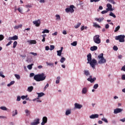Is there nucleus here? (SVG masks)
<instances>
[{
    "label": "nucleus",
    "instance_id": "nucleus-14",
    "mask_svg": "<svg viewBox=\"0 0 125 125\" xmlns=\"http://www.w3.org/2000/svg\"><path fill=\"white\" fill-rule=\"evenodd\" d=\"M123 111L121 108H116L114 110V114H118Z\"/></svg>",
    "mask_w": 125,
    "mask_h": 125
},
{
    "label": "nucleus",
    "instance_id": "nucleus-20",
    "mask_svg": "<svg viewBox=\"0 0 125 125\" xmlns=\"http://www.w3.org/2000/svg\"><path fill=\"white\" fill-rule=\"evenodd\" d=\"M97 48H98L97 46H93L90 47V50L91 51H95V50H97Z\"/></svg>",
    "mask_w": 125,
    "mask_h": 125
},
{
    "label": "nucleus",
    "instance_id": "nucleus-18",
    "mask_svg": "<svg viewBox=\"0 0 125 125\" xmlns=\"http://www.w3.org/2000/svg\"><path fill=\"white\" fill-rule=\"evenodd\" d=\"M27 42H28L29 44H36V43H37V41H36V40H28L27 41Z\"/></svg>",
    "mask_w": 125,
    "mask_h": 125
},
{
    "label": "nucleus",
    "instance_id": "nucleus-38",
    "mask_svg": "<svg viewBox=\"0 0 125 125\" xmlns=\"http://www.w3.org/2000/svg\"><path fill=\"white\" fill-rule=\"evenodd\" d=\"M18 112L17 111V110H15V113L12 114V116L15 117V116H16V115H18Z\"/></svg>",
    "mask_w": 125,
    "mask_h": 125
},
{
    "label": "nucleus",
    "instance_id": "nucleus-11",
    "mask_svg": "<svg viewBox=\"0 0 125 125\" xmlns=\"http://www.w3.org/2000/svg\"><path fill=\"white\" fill-rule=\"evenodd\" d=\"M107 8H106V10L107 11H113V9H112V5L110 3H108L106 5Z\"/></svg>",
    "mask_w": 125,
    "mask_h": 125
},
{
    "label": "nucleus",
    "instance_id": "nucleus-37",
    "mask_svg": "<svg viewBox=\"0 0 125 125\" xmlns=\"http://www.w3.org/2000/svg\"><path fill=\"white\" fill-rule=\"evenodd\" d=\"M102 121H103V122H104V123H106V124H108V120L105 118H102Z\"/></svg>",
    "mask_w": 125,
    "mask_h": 125
},
{
    "label": "nucleus",
    "instance_id": "nucleus-41",
    "mask_svg": "<svg viewBox=\"0 0 125 125\" xmlns=\"http://www.w3.org/2000/svg\"><path fill=\"white\" fill-rule=\"evenodd\" d=\"M56 20H61V18H60V15H56Z\"/></svg>",
    "mask_w": 125,
    "mask_h": 125
},
{
    "label": "nucleus",
    "instance_id": "nucleus-30",
    "mask_svg": "<svg viewBox=\"0 0 125 125\" xmlns=\"http://www.w3.org/2000/svg\"><path fill=\"white\" fill-rule=\"evenodd\" d=\"M70 114H71V110H67L65 112L66 116H68Z\"/></svg>",
    "mask_w": 125,
    "mask_h": 125
},
{
    "label": "nucleus",
    "instance_id": "nucleus-23",
    "mask_svg": "<svg viewBox=\"0 0 125 125\" xmlns=\"http://www.w3.org/2000/svg\"><path fill=\"white\" fill-rule=\"evenodd\" d=\"M25 114H26V116H30V115H31V112L30 110H28V109H26L25 110Z\"/></svg>",
    "mask_w": 125,
    "mask_h": 125
},
{
    "label": "nucleus",
    "instance_id": "nucleus-9",
    "mask_svg": "<svg viewBox=\"0 0 125 125\" xmlns=\"http://www.w3.org/2000/svg\"><path fill=\"white\" fill-rule=\"evenodd\" d=\"M87 80L88 82H90L91 83H92L93 82L96 81V78L94 77L92 78V76H90L89 78H88Z\"/></svg>",
    "mask_w": 125,
    "mask_h": 125
},
{
    "label": "nucleus",
    "instance_id": "nucleus-50",
    "mask_svg": "<svg viewBox=\"0 0 125 125\" xmlns=\"http://www.w3.org/2000/svg\"><path fill=\"white\" fill-rule=\"evenodd\" d=\"M98 87V84H95L93 86V88H94V89H97Z\"/></svg>",
    "mask_w": 125,
    "mask_h": 125
},
{
    "label": "nucleus",
    "instance_id": "nucleus-61",
    "mask_svg": "<svg viewBox=\"0 0 125 125\" xmlns=\"http://www.w3.org/2000/svg\"><path fill=\"white\" fill-rule=\"evenodd\" d=\"M62 34H63V35H67V31L65 30H63L62 31Z\"/></svg>",
    "mask_w": 125,
    "mask_h": 125
},
{
    "label": "nucleus",
    "instance_id": "nucleus-40",
    "mask_svg": "<svg viewBox=\"0 0 125 125\" xmlns=\"http://www.w3.org/2000/svg\"><path fill=\"white\" fill-rule=\"evenodd\" d=\"M55 48V46L53 45H51L50 46V50H53Z\"/></svg>",
    "mask_w": 125,
    "mask_h": 125
},
{
    "label": "nucleus",
    "instance_id": "nucleus-48",
    "mask_svg": "<svg viewBox=\"0 0 125 125\" xmlns=\"http://www.w3.org/2000/svg\"><path fill=\"white\" fill-rule=\"evenodd\" d=\"M4 39V36L3 35H0V41H2Z\"/></svg>",
    "mask_w": 125,
    "mask_h": 125
},
{
    "label": "nucleus",
    "instance_id": "nucleus-49",
    "mask_svg": "<svg viewBox=\"0 0 125 125\" xmlns=\"http://www.w3.org/2000/svg\"><path fill=\"white\" fill-rule=\"evenodd\" d=\"M107 1H109V2H111V3H113V4H115V1H114V0H107Z\"/></svg>",
    "mask_w": 125,
    "mask_h": 125
},
{
    "label": "nucleus",
    "instance_id": "nucleus-43",
    "mask_svg": "<svg viewBox=\"0 0 125 125\" xmlns=\"http://www.w3.org/2000/svg\"><path fill=\"white\" fill-rule=\"evenodd\" d=\"M36 100H37V102H38V103H41V102H42V101L39 100V98H36V99H33V101H36Z\"/></svg>",
    "mask_w": 125,
    "mask_h": 125
},
{
    "label": "nucleus",
    "instance_id": "nucleus-27",
    "mask_svg": "<svg viewBox=\"0 0 125 125\" xmlns=\"http://www.w3.org/2000/svg\"><path fill=\"white\" fill-rule=\"evenodd\" d=\"M37 94L38 95V97H42V96L44 95V93L43 92L37 93Z\"/></svg>",
    "mask_w": 125,
    "mask_h": 125
},
{
    "label": "nucleus",
    "instance_id": "nucleus-56",
    "mask_svg": "<svg viewBox=\"0 0 125 125\" xmlns=\"http://www.w3.org/2000/svg\"><path fill=\"white\" fill-rule=\"evenodd\" d=\"M12 43V41H10L6 45V46H8Z\"/></svg>",
    "mask_w": 125,
    "mask_h": 125
},
{
    "label": "nucleus",
    "instance_id": "nucleus-64",
    "mask_svg": "<svg viewBox=\"0 0 125 125\" xmlns=\"http://www.w3.org/2000/svg\"><path fill=\"white\" fill-rule=\"evenodd\" d=\"M81 31H83V30H84V26H82L81 28Z\"/></svg>",
    "mask_w": 125,
    "mask_h": 125
},
{
    "label": "nucleus",
    "instance_id": "nucleus-7",
    "mask_svg": "<svg viewBox=\"0 0 125 125\" xmlns=\"http://www.w3.org/2000/svg\"><path fill=\"white\" fill-rule=\"evenodd\" d=\"M33 23L36 27H40V25H41V21L40 20H38L37 21H33Z\"/></svg>",
    "mask_w": 125,
    "mask_h": 125
},
{
    "label": "nucleus",
    "instance_id": "nucleus-10",
    "mask_svg": "<svg viewBox=\"0 0 125 125\" xmlns=\"http://www.w3.org/2000/svg\"><path fill=\"white\" fill-rule=\"evenodd\" d=\"M40 124V119L38 118L34 120V122L31 123V125H37Z\"/></svg>",
    "mask_w": 125,
    "mask_h": 125
},
{
    "label": "nucleus",
    "instance_id": "nucleus-15",
    "mask_svg": "<svg viewBox=\"0 0 125 125\" xmlns=\"http://www.w3.org/2000/svg\"><path fill=\"white\" fill-rule=\"evenodd\" d=\"M99 117V115L97 114H92L89 116L90 119H96Z\"/></svg>",
    "mask_w": 125,
    "mask_h": 125
},
{
    "label": "nucleus",
    "instance_id": "nucleus-34",
    "mask_svg": "<svg viewBox=\"0 0 125 125\" xmlns=\"http://www.w3.org/2000/svg\"><path fill=\"white\" fill-rule=\"evenodd\" d=\"M0 109H1V110H2L3 111H6V110H7V108H6V107L5 106H1L0 107Z\"/></svg>",
    "mask_w": 125,
    "mask_h": 125
},
{
    "label": "nucleus",
    "instance_id": "nucleus-60",
    "mask_svg": "<svg viewBox=\"0 0 125 125\" xmlns=\"http://www.w3.org/2000/svg\"><path fill=\"white\" fill-rule=\"evenodd\" d=\"M121 70L125 72V65L122 67Z\"/></svg>",
    "mask_w": 125,
    "mask_h": 125
},
{
    "label": "nucleus",
    "instance_id": "nucleus-22",
    "mask_svg": "<svg viewBox=\"0 0 125 125\" xmlns=\"http://www.w3.org/2000/svg\"><path fill=\"white\" fill-rule=\"evenodd\" d=\"M46 64L47 66H50L51 67H54V63L46 62Z\"/></svg>",
    "mask_w": 125,
    "mask_h": 125
},
{
    "label": "nucleus",
    "instance_id": "nucleus-19",
    "mask_svg": "<svg viewBox=\"0 0 125 125\" xmlns=\"http://www.w3.org/2000/svg\"><path fill=\"white\" fill-rule=\"evenodd\" d=\"M95 21H97L98 22L100 23V22H102V21H103V20H104V18H99V19L97 18H95Z\"/></svg>",
    "mask_w": 125,
    "mask_h": 125
},
{
    "label": "nucleus",
    "instance_id": "nucleus-52",
    "mask_svg": "<svg viewBox=\"0 0 125 125\" xmlns=\"http://www.w3.org/2000/svg\"><path fill=\"white\" fill-rule=\"evenodd\" d=\"M98 1H100V0H90V2H98Z\"/></svg>",
    "mask_w": 125,
    "mask_h": 125
},
{
    "label": "nucleus",
    "instance_id": "nucleus-53",
    "mask_svg": "<svg viewBox=\"0 0 125 125\" xmlns=\"http://www.w3.org/2000/svg\"><path fill=\"white\" fill-rule=\"evenodd\" d=\"M49 86V84L48 83L46 84V85L44 87V90H45L47 88V87H48Z\"/></svg>",
    "mask_w": 125,
    "mask_h": 125
},
{
    "label": "nucleus",
    "instance_id": "nucleus-33",
    "mask_svg": "<svg viewBox=\"0 0 125 125\" xmlns=\"http://www.w3.org/2000/svg\"><path fill=\"white\" fill-rule=\"evenodd\" d=\"M45 33L48 34L49 33V30L48 29H45L42 32V34H45Z\"/></svg>",
    "mask_w": 125,
    "mask_h": 125
},
{
    "label": "nucleus",
    "instance_id": "nucleus-55",
    "mask_svg": "<svg viewBox=\"0 0 125 125\" xmlns=\"http://www.w3.org/2000/svg\"><path fill=\"white\" fill-rule=\"evenodd\" d=\"M21 100V97L20 96H18L17 97V101H20Z\"/></svg>",
    "mask_w": 125,
    "mask_h": 125
},
{
    "label": "nucleus",
    "instance_id": "nucleus-5",
    "mask_svg": "<svg viewBox=\"0 0 125 125\" xmlns=\"http://www.w3.org/2000/svg\"><path fill=\"white\" fill-rule=\"evenodd\" d=\"M93 41L95 43L99 44L101 42V40H100V36L99 35H95L93 37Z\"/></svg>",
    "mask_w": 125,
    "mask_h": 125
},
{
    "label": "nucleus",
    "instance_id": "nucleus-35",
    "mask_svg": "<svg viewBox=\"0 0 125 125\" xmlns=\"http://www.w3.org/2000/svg\"><path fill=\"white\" fill-rule=\"evenodd\" d=\"M66 60V59L64 57H62L60 60L61 63H64V61Z\"/></svg>",
    "mask_w": 125,
    "mask_h": 125
},
{
    "label": "nucleus",
    "instance_id": "nucleus-54",
    "mask_svg": "<svg viewBox=\"0 0 125 125\" xmlns=\"http://www.w3.org/2000/svg\"><path fill=\"white\" fill-rule=\"evenodd\" d=\"M108 12V11L106 10H104L101 12L102 14H105V13H107Z\"/></svg>",
    "mask_w": 125,
    "mask_h": 125
},
{
    "label": "nucleus",
    "instance_id": "nucleus-4",
    "mask_svg": "<svg viewBox=\"0 0 125 125\" xmlns=\"http://www.w3.org/2000/svg\"><path fill=\"white\" fill-rule=\"evenodd\" d=\"M74 8H75V6H74V5H71L70 6L69 8H65V12L67 13H69V12H70V13H73V12L75 11Z\"/></svg>",
    "mask_w": 125,
    "mask_h": 125
},
{
    "label": "nucleus",
    "instance_id": "nucleus-16",
    "mask_svg": "<svg viewBox=\"0 0 125 125\" xmlns=\"http://www.w3.org/2000/svg\"><path fill=\"white\" fill-rule=\"evenodd\" d=\"M74 105H75V108L76 109H81L83 107V105L82 104H80L78 103H75L74 104Z\"/></svg>",
    "mask_w": 125,
    "mask_h": 125
},
{
    "label": "nucleus",
    "instance_id": "nucleus-13",
    "mask_svg": "<svg viewBox=\"0 0 125 125\" xmlns=\"http://www.w3.org/2000/svg\"><path fill=\"white\" fill-rule=\"evenodd\" d=\"M47 123V117H43L42 118V122L41 123L42 125H44Z\"/></svg>",
    "mask_w": 125,
    "mask_h": 125
},
{
    "label": "nucleus",
    "instance_id": "nucleus-47",
    "mask_svg": "<svg viewBox=\"0 0 125 125\" xmlns=\"http://www.w3.org/2000/svg\"><path fill=\"white\" fill-rule=\"evenodd\" d=\"M29 54H32V55H34V56H37V55H38V54H37V53L34 52H30L29 53Z\"/></svg>",
    "mask_w": 125,
    "mask_h": 125
},
{
    "label": "nucleus",
    "instance_id": "nucleus-31",
    "mask_svg": "<svg viewBox=\"0 0 125 125\" xmlns=\"http://www.w3.org/2000/svg\"><path fill=\"white\" fill-rule=\"evenodd\" d=\"M120 28H121V26L120 25L117 26V27L115 28V30H114V32H118V31L120 30Z\"/></svg>",
    "mask_w": 125,
    "mask_h": 125
},
{
    "label": "nucleus",
    "instance_id": "nucleus-8",
    "mask_svg": "<svg viewBox=\"0 0 125 125\" xmlns=\"http://www.w3.org/2000/svg\"><path fill=\"white\" fill-rule=\"evenodd\" d=\"M17 40H18V36H17V35H15L12 37H9L8 41H16Z\"/></svg>",
    "mask_w": 125,
    "mask_h": 125
},
{
    "label": "nucleus",
    "instance_id": "nucleus-17",
    "mask_svg": "<svg viewBox=\"0 0 125 125\" xmlns=\"http://www.w3.org/2000/svg\"><path fill=\"white\" fill-rule=\"evenodd\" d=\"M62 51H63V47L61 48V50L57 51L58 56H61V54H62Z\"/></svg>",
    "mask_w": 125,
    "mask_h": 125
},
{
    "label": "nucleus",
    "instance_id": "nucleus-29",
    "mask_svg": "<svg viewBox=\"0 0 125 125\" xmlns=\"http://www.w3.org/2000/svg\"><path fill=\"white\" fill-rule=\"evenodd\" d=\"M22 24H20L19 25H15L14 27L15 29H19V28H22Z\"/></svg>",
    "mask_w": 125,
    "mask_h": 125
},
{
    "label": "nucleus",
    "instance_id": "nucleus-46",
    "mask_svg": "<svg viewBox=\"0 0 125 125\" xmlns=\"http://www.w3.org/2000/svg\"><path fill=\"white\" fill-rule=\"evenodd\" d=\"M3 72H0V77H1L2 78H5V76L3 75Z\"/></svg>",
    "mask_w": 125,
    "mask_h": 125
},
{
    "label": "nucleus",
    "instance_id": "nucleus-42",
    "mask_svg": "<svg viewBox=\"0 0 125 125\" xmlns=\"http://www.w3.org/2000/svg\"><path fill=\"white\" fill-rule=\"evenodd\" d=\"M15 77L17 79V80H20V75L18 74H15Z\"/></svg>",
    "mask_w": 125,
    "mask_h": 125
},
{
    "label": "nucleus",
    "instance_id": "nucleus-62",
    "mask_svg": "<svg viewBox=\"0 0 125 125\" xmlns=\"http://www.w3.org/2000/svg\"><path fill=\"white\" fill-rule=\"evenodd\" d=\"M120 122H122L123 123H125V118H123L122 119H120Z\"/></svg>",
    "mask_w": 125,
    "mask_h": 125
},
{
    "label": "nucleus",
    "instance_id": "nucleus-1",
    "mask_svg": "<svg viewBox=\"0 0 125 125\" xmlns=\"http://www.w3.org/2000/svg\"><path fill=\"white\" fill-rule=\"evenodd\" d=\"M46 79V75L44 73L34 75V80L36 82H42Z\"/></svg>",
    "mask_w": 125,
    "mask_h": 125
},
{
    "label": "nucleus",
    "instance_id": "nucleus-51",
    "mask_svg": "<svg viewBox=\"0 0 125 125\" xmlns=\"http://www.w3.org/2000/svg\"><path fill=\"white\" fill-rule=\"evenodd\" d=\"M27 97H28V95L21 96V98L22 99V100H24V99H25V98H27Z\"/></svg>",
    "mask_w": 125,
    "mask_h": 125
},
{
    "label": "nucleus",
    "instance_id": "nucleus-59",
    "mask_svg": "<svg viewBox=\"0 0 125 125\" xmlns=\"http://www.w3.org/2000/svg\"><path fill=\"white\" fill-rule=\"evenodd\" d=\"M45 50H49V46H45Z\"/></svg>",
    "mask_w": 125,
    "mask_h": 125
},
{
    "label": "nucleus",
    "instance_id": "nucleus-39",
    "mask_svg": "<svg viewBox=\"0 0 125 125\" xmlns=\"http://www.w3.org/2000/svg\"><path fill=\"white\" fill-rule=\"evenodd\" d=\"M17 41H15L13 43V48H15V47H16V46L17 45Z\"/></svg>",
    "mask_w": 125,
    "mask_h": 125
},
{
    "label": "nucleus",
    "instance_id": "nucleus-12",
    "mask_svg": "<svg viewBox=\"0 0 125 125\" xmlns=\"http://www.w3.org/2000/svg\"><path fill=\"white\" fill-rule=\"evenodd\" d=\"M92 56H91V54L89 53L87 55V64H89V62H90L91 61H92Z\"/></svg>",
    "mask_w": 125,
    "mask_h": 125
},
{
    "label": "nucleus",
    "instance_id": "nucleus-44",
    "mask_svg": "<svg viewBox=\"0 0 125 125\" xmlns=\"http://www.w3.org/2000/svg\"><path fill=\"white\" fill-rule=\"evenodd\" d=\"M113 48V50H115V51H117V50L119 49V48H118V47L116 45L114 46Z\"/></svg>",
    "mask_w": 125,
    "mask_h": 125
},
{
    "label": "nucleus",
    "instance_id": "nucleus-45",
    "mask_svg": "<svg viewBox=\"0 0 125 125\" xmlns=\"http://www.w3.org/2000/svg\"><path fill=\"white\" fill-rule=\"evenodd\" d=\"M71 45H73V46H76L77 45V42H74L71 43Z\"/></svg>",
    "mask_w": 125,
    "mask_h": 125
},
{
    "label": "nucleus",
    "instance_id": "nucleus-6",
    "mask_svg": "<svg viewBox=\"0 0 125 125\" xmlns=\"http://www.w3.org/2000/svg\"><path fill=\"white\" fill-rule=\"evenodd\" d=\"M89 64H90L92 68L94 69L95 68V65L97 64V61L94 59L89 62Z\"/></svg>",
    "mask_w": 125,
    "mask_h": 125
},
{
    "label": "nucleus",
    "instance_id": "nucleus-26",
    "mask_svg": "<svg viewBox=\"0 0 125 125\" xmlns=\"http://www.w3.org/2000/svg\"><path fill=\"white\" fill-rule=\"evenodd\" d=\"M84 74L85 76H89L90 75V73H89V71L88 70H84Z\"/></svg>",
    "mask_w": 125,
    "mask_h": 125
},
{
    "label": "nucleus",
    "instance_id": "nucleus-28",
    "mask_svg": "<svg viewBox=\"0 0 125 125\" xmlns=\"http://www.w3.org/2000/svg\"><path fill=\"white\" fill-rule=\"evenodd\" d=\"M33 66H34V63H32L31 64H29L27 66V68H28V69H29V70H32V69L33 68Z\"/></svg>",
    "mask_w": 125,
    "mask_h": 125
},
{
    "label": "nucleus",
    "instance_id": "nucleus-57",
    "mask_svg": "<svg viewBox=\"0 0 125 125\" xmlns=\"http://www.w3.org/2000/svg\"><path fill=\"white\" fill-rule=\"evenodd\" d=\"M122 79L123 81H125V75L124 74L122 76Z\"/></svg>",
    "mask_w": 125,
    "mask_h": 125
},
{
    "label": "nucleus",
    "instance_id": "nucleus-63",
    "mask_svg": "<svg viewBox=\"0 0 125 125\" xmlns=\"http://www.w3.org/2000/svg\"><path fill=\"white\" fill-rule=\"evenodd\" d=\"M18 11H19V12H20L21 13H22V10L20 8H18Z\"/></svg>",
    "mask_w": 125,
    "mask_h": 125
},
{
    "label": "nucleus",
    "instance_id": "nucleus-32",
    "mask_svg": "<svg viewBox=\"0 0 125 125\" xmlns=\"http://www.w3.org/2000/svg\"><path fill=\"white\" fill-rule=\"evenodd\" d=\"M109 16H111L112 17H113V18H116V15L113 13V12H111L109 14Z\"/></svg>",
    "mask_w": 125,
    "mask_h": 125
},
{
    "label": "nucleus",
    "instance_id": "nucleus-21",
    "mask_svg": "<svg viewBox=\"0 0 125 125\" xmlns=\"http://www.w3.org/2000/svg\"><path fill=\"white\" fill-rule=\"evenodd\" d=\"M86 92H87V89L86 87H84L82 90V93L83 94H86Z\"/></svg>",
    "mask_w": 125,
    "mask_h": 125
},
{
    "label": "nucleus",
    "instance_id": "nucleus-3",
    "mask_svg": "<svg viewBox=\"0 0 125 125\" xmlns=\"http://www.w3.org/2000/svg\"><path fill=\"white\" fill-rule=\"evenodd\" d=\"M125 35H119L115 37L116 41H119L120 42H125Z\"/></svg>",
    "mask_w": 125,
    "mask_h": 125
},
{
    "label": "nucleus",
    "instance_id": "nucleus-25",
    "mask_svg": "<svg viewBox=\"0 0 125 125\" xmlns=\"http://www.w3.org/2000/svg\"><path fill=\"white\" fill-rule=\"evenodd\" d=\"M33 89H34V87L31 86L28 87L27 90L29 92H32V91H33Z\"/></svg>",
    "mask_w": 125,
    "mask_h": 125
},
{
    "label": "nucleus",
    "instance_id": "nucleus-36",
    "mask_svg": "<svg viewBox=\"0 0 125 125\" xmlns=\"http://www.w3.org/2000/svg\"><path fill=\"white\" fill-rule=\"evenodd\" d=\"M82 24V23H81V22H78L77 23V24L74 26V27L76 28V29H78V28H79V27H80V26H81V25Z\"/></svg>",
    "mask_w": 125,
    "mask_h": 125
},
{
    "label": "nucleus",
    "instance_id": "nucleus-58",
    "mask_svg": "<svg viewBox=\"0 0 125 125\" xmlns=\"http://www.w3.org/2000/svg\"><path fill=\"white\" fill-rule=\"evenodd\" d=\"M110 25L108 24L105 25V29H109Z\"/></svg>",
    "mask_w": 125,
    "mask_h": 125
},
{
    "label": "nucleus",
    "instance_id": "nucleus-24",
    "mask_svg": "<svg viewBox=\"0 0 125 125\" xmlns=\"http://www.w3.org/2000/svg\"><path fill=\"white\" fill-rule=\"evenodd\" d=\"M93 27H95V28H101V26L97 24L96 22H93Z\"/></svg>",
    "mask_w": 125,
    "mask_h": 125
},
{
    "label": "nucleus",
    "instance_id": "nucleus-2",
    "mask_svg": "<svg viewBox=\"0 0 125 125\" xmlns=\"http://www.w3.org/2000/svg\"><path fill=\"white\" fill-rule=\"evenodd\" d=\"M104 54L103 53H101L98 55V58L100 59V60L98 61L99 64H104V63H106V59L104 58Z\"/></svg>",
    "mask_w": 125,
    "mask_h": 125
}]
</instances>
